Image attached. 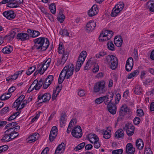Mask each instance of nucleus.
<instances>
[{"label": "nucleus", "instance_id": "44", "mask_svg": "<svg viewBox=\"0 0 154 154\" xmlns=\"http://www.w3.org/2000/svg\"><path fill=\"white\" fill-rule=\"evenodd\" d=\"M49 9L52 14H55L56 13V6L54 3H52L50 5Z\"/></svg>", "mask_w": 154, "mask_h": 154}, {"label": "nucleus", "instance_id": "36", "mask_svg": "<svg viewBox=\"0 0 154 154\" xmlns=\"http://www.w3.org/2000/svg\"><path fill=\"white\" fill-rule=\"evenodd\" d=\"M65 18V17L62 13V10L61 9L59 11V15L57 17V20L60 23H62Z\"/></svg>", "mask_w": 154, "mask_h": 154}, {"label": "nucleus", "instance_id": "17", "mask_svg": "<svg viewBox=\"0 0 154 154\" xmlns=\"http://www.w3.org/2000/svg\"><path fill=\"white\" fill-rule=\"evenodd\" d=\"M51 98V95L48 93H45L43 95H40L38 96V99L39 100L42 99V102H45L48 101Z\"/></svg>", "mask_w": 154, "mask_h": 154}, {"label": "nucleus", "instance_id": "7", "mask_svg": "<svg viewBox=\"0 0 154 154\" xmlns=\"http://www.w3.org/2000/svg\"><path fill=\"white\" fill-rule=\"evenodd\" d=\"M124 6V3L120 2L117 4L112 9L111 15L112 17L116 16L123 9Z\"/></svg>", "mask_w": 154, "mask_h": 154}, {"label": "nucleus", "instance_id": "26", "mask_svg": "<svg viewBox=\"0 0 154 154\" xmlns=\"http://www.w3.org/2000/svg\"><path fill=\"white\" fill-rule=\"evenodd\" d=\"M25 97L24 95H22L17 98L14 103L13 106L14 107H17L19 104H21V103H22L23 101V100Z\"/></svg>", "mask_w": 154, "mask_h": 154}, {"label": "nucleus", "instance_id": "21", "mask_svg": "<svg viewBox=\"0 0 154 154\" xmlns=\"http://www.w3.org/2000/svg\"><path fill=\"white\" fill-rule=\"evenodd\" d=\"M126 151L127 154H133L134 153L135 149L131 143H129L127 144L126 146Z\"/></svg>", "mask_w": 154, "mask_h": 154}, {"label": "nucleus", "instance_id": "25", "mask_svg": "<svg viewBox=\"0 0 154 154\" xmlns=\"http://www.w3.org/2000/svg\"><path fill=\"white\" fill-rule=\"evenodd\" d=\"M114 43L117 47H120L122 43V40L120 36H118L115 37L114 39Z\"/></svg>", "mask_w": 154, "mask_h": 154}, {"label": "nucleus", "instance_id": "38", "mask_svg": "<svg viewBox=\"0 0 154 154\" xmlns=\"http://www.w3.org/2000/svg\"><path fill=\"white\" fill-rule=\"evenodd\" d=\"M138 74L139 71L138 70H134L129 74L128 78V79H131L134 77L137 76Z\"/></svg>", "mask_w": 154, "mask_h": 154}, {"label": "nucleus", "instance_id": "46", "mask_svg": "<svg viewBox=\"0 0 154 154\" xmlns=\"http://www.w3.org/2000/svg\"><path fill=\"white\" fill-rule=\"evenodd\" d=\"M17 77V75L15 73L13 75H12L6 78V80L7 81L14 80L16 79Z\"/></svg>", "mask_w": 154, "mask_h": 154}, {"label": "nucleus", "instance_id": "64", "mask_svg": "<svg viewBox=\"0 0 154 154\" xmlns=\"http://www.w3.org/2000/svg\"><path fill=\"white\" fill-rule=\"evenodd\" d=\"M140 119L138 117H136L134 119V124L137 125L140 122Z\"/></svg>", "mask_w": 154, "mask_h": 154}, {"label": "nucleus", "instance_id": "12", "mask_svg": "<svg viewBox=\"0 0 154 154\" xmlns=\"http://www.w3.org/2000/svg\"><path fill=\"white\" fill-rule=\"evenodd\" d=\"M96 26L95 22L94 21H90L86 25V30L88 32H89L93 31Z\"/></svg>", "mask_w": 154, "mask_h": 154}, {"label": "nucleus", "instance_id": "23", "mask_svg": "<svg viewBox=\"0 0 154 154\" xmlns=\"http://www.w3.org/2000/svg\"><path fill=\"white\" fill-rule=\"evenodd\" d=\"M113 95L112 94H109L103 96L105 97L104 101V103L106 105H108L109 103H111V102L112 100Z\"/></svg>", "mask_w": 154, "mask_h": 154}, {"label": "nucleus", "instance_id": "59", "mask_svg": "<svg viewBox=\"0 0 154 154\" xmlns=\"http://www.w3.org/2000/svg\"><path fill=\"white\" fill-rule=\"evenodd\" d=\"M106 53L103 52H101L99 54L96 55V56L97 58H101V57H103L105 55Z\"/></svg>", "mask_w": 154, "mask_h": 154}, {"label": "nucleus", "instance_id": "14", "mask_svg": "<svg viewBox=\"0 0 154 154\" xmlns=\"http://www.w3.org/2000/svg\"><path fill=\"white\" fill-rule=\"evenodd\" d=\"M133 63V60L132 58L131 57L129 58L126 61L125 65L126 70L127 71H130L132 69Z\"/></svg>", "mask_w": 154, "mask_h": 154}, {"label": "nucleus", "instance_id": "53", "mask_svg": "<svg viewBox=\"0 0 154 154\" xmlns=\"http://www.w3.org/2000/svg\"><path fill=\"white\" fill-rule=\"evenodd\" d=\"M14 1L12 2H10L9 4H8L7 6L12 8H17L18 6H17V4Z\"/></svg>", "mask_w": 154, "mask_h": 154}, {"label": "nucleus", "instance_id": "42", "mask_svg": "<svg viewBox=\"0 0 154 154\" xmlns=\"http://www.w3.org/2000/svg\"><path fill=\"white\" fill-rule=\"evenodd\" d=\"M65 78H66V77L64 75V73H63V72L61 71L59 77L58 83L59 84L62 83Z\"/></svg>", "mask_w": 154, "mask_h": 154}, {"label": "nucleus", "instance_id": "39", "mask_svg": "<svg viewBox=\"0 0 154 154\" xmlns=\"http://www.w3.org/2000/svg\"><path fill=\"white\" fill-rule=\"evenodd\" d=\"M11 94L5 93L3 94L0 97V99L2 100H6L9 98L11 96Z\"/></svg>", "mask_w": 154, "mask_h": 154}, {"label": "nucleus", "instance_id": "8", "mask_svg": "<svg viewBox=\"0 0 154 154\" xmlns=\"http://www.w3.org/2000/svg\"><path fill=\"white\" fill-rule=\"evenodd\" d=\"M72 135L75 138H79L82 136V131L81 127L79 126L74 127L72 131Z\"/></svg>", "mask_w": 154, "mask_h": 154}, {"label": "nucleus", "instance_id": "9", "mask_svg": "<svg viewBox=\"0 0 154 154\" xmlns=\"http://www.w3.org/2000/svg\"><path fill=\"white\" fill-rule=\"evenodd\" d=\"M124 130H125L127 134L129 136H131L133 135L134 131V127L131 124H127L123 128Z\"/></svg>", "mask_w": 154, "mask_h": 154}, {"label": "nucleus", "instance_id": "27", "mask_svg": "<svg viewBox=\"0 0 154 154\" xmlns=\"http://www.w3.org/2000/svg\"><path fill=\"white\" fill-rule=\"evenodd\" d=\"M94 60L92 58H90L87 62L86 66H85V69L88 70L90 69L91 66L95 63Z\"/></svg>", "mask_w": 154, "mask_h": 154}, {"label": "nucleus", "instance_id": "2", "mask_svg": "<svg viewBox=\"0 0 154 154\" xmlns=\"http://www.w3.org/2000/svg\"><path fill=\"white\" fill-rule=\"evenodd\" d=\"M59 54H62L61 59H59L57 61V65L59 66L63 65L67 60L69 55V52L67 50H65L61 44H59L58 47Z\"/></svg>", "mask_w": 154, "mask_h": 154}, {"label": "nucleus", "instance_id": "52", "mask_svg": "<svg viewBox=\"0 0 154 154\" xmlns=\"http://www.w3.org/2000/svg\"><path fill=\"white\" fill-rule=\"evenodd\" d=\"M107 46L108 48L111 50L113 51L114 49V45L112 41L108 42Z\"/></svg>", "mask_w": 154, "mask_h": 154}, {"label": "nucleus", "instance_id": "30", "mask_svg": "<svg viewBox=\"0 0 154 154\" xmlns=\"http://www.w3.org/2000/svg\"><path fill=\"white\" fill-rule=\"evenodd\" d=\"M27 32L33 38L36 37L40 35L39 32L38 31L28 29Z\"/></svg>", "mask_w": 154, "mask_h": 154}, {"label": "nucleus", "instance_id": "5", "mask_svg": "<svg viewBox=\"0 0 154 154\" xmlns=\"http://www.w3.org/2000/svg\"><path fill=\"white\" fill-rule=\"evenodd\" d=\"M113 34L112 31L104 30L102 31L99 37V40L101 41L108 40L110 39Z\"/></svg>", "mask_w": 154, "mask_h": 154}, {"label": "nucleus", "instance_id": "18", "mask_svg": "<svg viewBox=\"0 0 154 154\" xmlns=\"http://www.w3.org/2000/svg\"><path fill=\"white\" fill-rule=\"evenodd\" d=\"M66 144L62 142L57 147L54 154H60L64 152L65 149Z\"/></svg>", "mask_w": 154, "mask_h": 154}, {"label": "nucleus", "instance_id": "24", "mask_svg": "<svg viewBox=\"0 0 154 154\" xmlns=\"http://www.w3.org/2000/svg\"><path fill=\"white\" fill-rule=\"evenodd\" d=\"M88 138L90 142L93 143L96 141L99 140V138L98 136L94 134H89L88 135Z\"/></svg>", "mask_w": 154, "mask_h": 154}, {"label": "nucleus", "instance_id": "61", "mask_svg": "<svg viewBox=\"0 0 154 154\" xmlns=\"http://www.w3.org/2000/svg\"><path fill=\"white\" fill-rule=\"evenodd\" d=\"M82 65V64H81V63H79L77 62L75 69V71L76 72H77L79 70L80 67Z\"/></svg>", "mask_w": 154, "mask_h": 154}, {"label": "nucleus", "instance_id": "3", "mask_svg": "<svg viewBox=\"0 0 154 154\" xmlns=\"http://www.w3.org/2000/svg\"><path fill=\"white\" fill-rule=\"evenodd\" d=\"M105 63L110 69L114 70L118 66V59L113 55H109L105 58Z\"/></svg>", "mask_w": 154, "mask_h": 154}, {"label": "nucleus", "instance_id": "10", "mask_svg": "<svg viewBox=\"0 0 154 154\" xmlns=\"http://www.w3.org/2000/svg\"><path fill=\"white\" fill-rule=\"evenodd\" d=\"M2 14L4 17L9 20L14 19L16 16L14 12L11 10L5 11Z\"/></svg>", "mask_w": 154, "mask_h": 154}, {"label": "nucleus", "instance_id": "54", "mask_svg": "<svg viewBox=\"0 0 154 154\" xmlns=\"http://www.w3.org/2000/svg\"><path fill=\"white\" fill-rule=\"evenodd\" d=\"M27 103V101L26 100H23L22 103H21V104H19L18 105V106H17V109H20L23 108L26 104Z\"/></svg>", "mask_w": 154, "mask_h": 154}, {"label": "nucleus", "instance_id": "29", "mask_svg": "<svg viewBox=\"0 0 154 154\" xmlns=\"http://www.w3.org/2000/svg\"><path fill=\"white\" fill-rule=\"evenodd\" d=\"M124 135V134L123 130L122 129H119L116 132L115 136L117 138H119L123 137Z\"/></svg>", "mask_w": 154, "mask_h": 154}, {"label": "nucleus", "instance_id": "56", "mask_svg": "<svg viewBox=\"0 0 154 154\" xmlns=\"http://www.w3.org/2000/svg\"><path fill=\"white\" fill-rule=\"evenodd\" d=\"M137 116L139 117H141L144 115V113L143 110L140 109H137Z\"/></svg>", "mask_w": 154, "mask_h": 154}, {"label": "nucleus", "instance_id": "19", "mask_svg": "<svg viewBox=\"0 0 154 154\" xmlns=\"http://www.w3.org/2000/svg\"><path fill=\"white\" fill-rule=\"evenodd\" d=\"M39 136V134L37 133H35L28 137L27 139V141L29 143L34 142L38 139Z\"/></svg>", "mask_w": 154, "mask_h": 154}, {"label": "nucleus", "instance_id": "40", "mask_svg": "<svg viewBox=\"0 0 154 154\" xmlns=\"http://www.w3.org/2000/svg\"><path fill=\"white\" fill-rule=\"evenodd\" d=\"M32 84L34 88L36 90H38L42 86L40 84L38 83V81L37 80H35Z\"/></svg>", "mask_w": 154, "mask_h": 154}, {"label": "nucleus", "instance_id": "34", "mask_svg": "<svg viewBox=\"0 0 154 154\" xmlns=\"http://www.w3.org/2000/svg\"><path fill=\"white\" fill-rule=\"evenodd\" d=\"M111 135V131L108 129L103 131V137L105 139H107L110 138Z\"/></svg>", "mask_w": 154, "mask_h": 154}, {"label": "nucleus", "instance_id": "31", "mask_svg": "<svg viewBox=\"0 0 154 154\" xmlns=\"http://www.w3.org/2000/svg\"><path fill=\"white\" fill-rule=\"evenodd\" d=\"M61 89V87L58 86L55 90L53 91L52 97V100H54L56 99V98L59 92L60 91Z\"/></svg>", "mask_w": 154, "mask_h": 154}, {"label": "nucleus", "instance_id": "47", "mask_svg": "<svg viewBox=\"0 0 154 154\" xmlns=\"http://www.w3.org/2000/svg\"><path fill=\"white\" fill-rule=\"evenodd\" d=\"M85 144V142L81 143L76 146L74 148V150L75 151L79 150L83 148Z\"/></svg>", "mask_w": 154, "mask_h": 154}, {"label": "nucleus", "instance_id": "28", "mask_svg": "<svg viewBox=\"0 0 154 154\" xmlns=\"http://www.w3.org/2000/svg\"><path fill=\"white\" fill-rule=\"evenodd\" d=\"M136 146L137 148L139 149H142L143 147L144 143L142 140L139 139H137L136 142Z\"/></svg>", "mask_w": 154, "mask_h": 154}, {"label": "nucleus", "instance_id": "41", "mask_svg": "<svg viewBox=\"0 0 154 154\" xmlns=\"http://www.w3.org/2000/svg\"><path fill=\"white\" fill-rule=\"evenodd\" d=\"M60 34L63 36H69V33L67 30L65 29H61L59 32Z\"/></svg>", "mask_w": 154, "mask_h": 154}, {"label": "nucleus", "instance_id": "20", "mask_svg": "<svg viewBox=\"0 0 154 154\" xmlns=\"http://www.w3.org/2000/svg\"><path fill=\"white\" fill-rule=\"evenodd\" d=\"M107 108L109 112L112 115L116 113V105L112 103H109L107 105Z\"/></svg>", "mask_w": 154, "mask_h": 154}, {"label": "nucleus", "instance_id": "35", "mask_svg": "<svg viewBox=\"0 0 154 154\" xmlns=\"http://www.w3.org/2000/svg\"><path fill=\"white\" fill-rule=\"evenodd\" d=\"M11 137L9 134L5 133V134L4 135L1 140L3 142H7L11 140Z\"/></svg>", "mask_w": 154, "mask_h": 154}, {"label": "nucleus", "instance_id": "55", "mask_svg": "<svg viewBox=\"0 0 154 154\" xmlns=\"http://www.w3.org/2000/svg\"><path fill=\"white\" fill-rule=\"evenodd\" d=\"M105 98L104 97H102L97 98L95 100V102L97 104H100L103 102Z\"/></svg>", "mask_w": 154, "mask_h": 154}, {"label": "nucleus", "instance_id": "11", "mask_svg": "<svg viewBox=\"0 0 154 154\" xmlns=\"http://www.w3.org/2000/svg\"><path fill=\"white\" fill-rule=\"evenodd\" d=\"M57 130L56 126H54L52 128L50 134L49 139L51 142L53 141L57 134Z\"/></svg>", "mask_w": 154, "mask_h": 154}, {"label": "nucleus", "instance_id": "48", "mask_svg": "<svg viewBox=\"0 0 154 154\" xmlns=\"http://www.w3.org/2000/svg\"><path fill=\"white\" fill-rule=\"evenodd\" d=\"M11 133H9L10 135H11V140L14 139L15 138L17 137L19 134L16 131H14L13 130Z\"/></svg>", "mask_w": 154, "mask_h": 154}, {"label": "nucleus", "instance_id": "4", "mask_svg": "<svg viewBox=\"0 0 154 154\" xmlns=\"http://www.w3.org/2000/svg\"><path fill=\"white\" fill-rule=\"evenodd\" d=\"M105 85V82L103 80L97 82L94 88V92L100 94L104 93L106 91Z\"/></svg>", "mask_w": 154, "mask_h": 154}, {"label": "nucleus", "instance_id": "32", "mask_svg": "<svg viewBox=\"0 0 154 154\" xmlns=\"http://www.w3.org/2000/svg\"><path fill=\"white\" fill-rule=\"evenodd\" d=\"M51 60L50 58H48L46 61L41 63L43 66V69L45 71L47 69L49 66L51 62Z\"/></svg>", "mask_w": 154, "mask_h": 154}, {"label": "nucleus", "instance_id": "13", "mask_svg": "<svg viewBox=\"0 0 154 154\" xmlns=\"http://www.w3.org/2000/svg\"><path fill=\"white\" fill-rule=\"evenodd\" d=\"M98 12V9L97 5H94L88 11V15L89 17H93L97 14Z\"/></svg>", "mask_w": 154, "mask_h": 154}, {"label": "nucleus", "instance_id": "6", "mask_svg": "<svg viewBox=\"0 0 154 154\" xmlns=\"http://www.w3.org/2000/svg\"><path fill=\"white\" fill-rule=\"evenodd\" d=\"M74 70V67L73 65L71 64L65 66L62 70V72H63L66 78L69 79L72 75Z\"/></svg>", "mask_w": 154, "mask_h": 154}, {"label": "nucleus", "instance_id": "49", "mask_svg": "<svg viewBox=\"0 0 154 154\" xmlns=\"http://www.w3.org/2000/svg\"><path fill=\"white\" fill-rule=\"evenodd\" d=\"M127 108L126 106H122L120 109L119 112L120 114H121V115H123L125 112H127Z\"/></svg>", "mask_w": 154, "mask_h": 154}, {"label": "nucleus", "instance_id": "15", "mask_svg": "<svg viewBox=\"0 0 154 154\" xmlns=\"http://www.w3.org/2000/svg\"><path fill=\"white\" fill-rule=\"evenodd\" d=\"M54 77L52 75H49L46 78L43 84V88L44 89L47 88L52 83Z\"/></svg>", "mask_w": 154, "mask_h": 154}, {"label": "nucleus", "instance_id": "60", "mask_svg": "<svg viewBox=\"0 0 154 154\" xmlns=\"http://www.w3.org/2000/svg\"><path fill=\"white\" fill-rule=\"evenodd\" d=\"M144 154H153V153L150 148L148 147L145 149Z\"/></svg>", "mask_w": 154, "mask_h": 154}, {"label": "nucleus", "instance_id": "62", "mask_svg": "<svg viewBox=\"0 0 154 154\" xmlns=\"http://www.w3.org/2000/svg\"><path fill=\"white\" fill-rule=\"evenodd\" d=\"M94 146L95 148L98 149L100 146V144L99 140L96 141L95 142H94Z\"/></svg>", "mask_w": 154, "mask_h": 154}, {"label": "nucleus", "instance_id": "50", "mask_svg": "<svg viewBox=\"0 0 154 154\" xmlns=\"http://www.w3.org/2000/svg\"><path fill=\"white\" fill-rule=\"evenodd\" d=\"M36 67L35 66H32L30 67L26 71V73L28 75H29L31 74L35 70Z\"/></svg>", "mask_w": 154, "mask_h": 154}, {"label": "nucleus", "instance_id": "37", "mask_svg": "<svg viewBox=\"0 0 154 154\" xmlns=\"http://www.w3.org/2000/svg\"><path fill=\"white\" fill-rule=\"evenodd\" d=\"M45 71L43 69V66L41 63L38 65V66L37 70L34 73V74H36L38 73V72L40 73V74H42Z\"/></svg>", "mask_w": 154, "mask_h": 154}, {"label": "nucleus", "instance_id": "51", "mask_svg": "<svg viewBox=\"0 0 154 154\" xmlns=\"http://www.w3.org/2000/svg\"><path fill=\"white\" fill-rule=\"evenodd\" d=\"M66 122V120L65 119V116L63 115L61 116L60 118V126L62 127L63 126Z\"/></svg>", "mask_w": 154, "mask_h": 154}, {"label": "nucleus", "instance_id": "57", "mask_svg": "<svg viewBox=\"0 0 154 154\" xmlns=\"http://www.w3.org/2000/svg\"><path fill=\"white\" fill-rule=\"evenodd\" d=\"M87 55V52L85 51H82L81 52V53L79 57H82V58L85 60Z\"/></svg>", "mask_w": 154, "mask_h": 154}, {"label": "nucleus", "instance_id": "63", "mask_svg": "<svg viewBox=\"0 0 154 154\" xmlns=\"http://www.w3.org/2000/svg\"><path fill=\"white\" fill-rule=\"evenodd\" d=\"M94 66V67L93 68L92 71L93 72L96 73L99 70V66L97 64H95Z\"/></svg>", "mask_w": 154, "mask_h": 154}, {"label": "nucleus", "instance_id": "22", "mask_svg": "<svg viewBox=\"0 0 154 154\" xmlns=\"http://www.w3.org/2000/svg\"><path fill=\"white\" fill-rule=\"evenodd\" d=\"M146 7L151 12H154V0H150L146 4Z\"/></svg>", "mask_w": 154, "mask_h": 154}, {"label": "nucleus", "instance_id": "1", "mask_svg": "<svg viewBox=\"0 0 154 154\" xmlns=\"http://www.w3.org/2000/svg\"><path fill=\"white\" fill-rule=\"evenodd\" d=\"M34 45L33 48L40 51H45L49 45L48 39L45 38L40 37L34 40Z\"/></svg>", "mask_w": 154, "mask_h": 154}, {"label": "nucleus", "instance_id": "58", "mask_svg": "<svg viewBox=\"0 0 154 154\" xmlns=\"http://www.w3.org/2000/svg\"><path fill=\"white\" fill-rule=\"evenodd\" d=\"M123 150L120 149L113 150L112 152V154H122Z\"/></svg>", "mask_w": 154, "mask_h": 154}, {"label": "nucleus", "instance_id": "33", "mask_svg": "<svg viewBox=\"0 0 154 154\" xmlns=\"http://www.w3.org/2000/svg\"><path fill=\"white\" fill-rule=\"evenodd\" d=\"M13 51V48L11 46L5 47L2 50V52L4 54H9Z\"/></svg>", "mask_w": 154, "mask_h": 154}, {"label": "nucleus", "instance_id": "16", "mask_svg": "<svg viewBox=\"0 0 154 154\" xmlns=\"http://www.w3.org/2000/svg\"><path fill=\"white\" fill-rule=\"evenodd\" d=\"M28 34L24 32L19 33L17 35V38L21 41H24L29 39Z\"/></svg>", "mask_w": 154, "mask_h": 154}, {"label": "nucleus", "instance_id": "45", "mask_svg": "<svg viewBox=\"0 0 154 154\" xmlns=\"http://www.w3.org/2000/svg\"><path fill=\"white\" fill-rule=\"evenodd\" d=\"M10 124H8L5 127V129H7V130L5 131V133L6 134H9V133H11L12 131H13V128H11V127H10Z\"/></svg>", "mask_w": 154, "mask_h": 154}, {"label": "nucleus", "instance_id": "43", "mask_svg": "<svg viewBox=\"0 0 154 154\" xmlns=\"http://www.w3.org/2000/svg\"><path fill=\"white\" fill-rule=\"evenodd\" d=\"M134 93L137 94H140L142 93V89L140 85H137L135 88L134 90Z\"/></svg>", "mask_w": 154, "mask_h": 154}]
</instances>
